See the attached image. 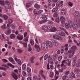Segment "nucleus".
Listing matches in <instances>:
<instances>
[{"mask_svg": "<svg viewBox=\"0 0 80 80\" xmlns=\"http://www.w3.org/2000/svg\"><path fill=\"white\" fill-rule=\"evenodd\" d=\"M7 28V26L5 24H3L2 26L1 27V28L2 29V30H5Z\"/></svg>", "mask_w": 80, "mask_h": 80, "instance_id": "c756f323", "label": "nucleus"}, {"mask_svg": "<svg viewBox=\"0 0 80 80\" xmlns=\"http://www.w3.org/2000/svg\"><path fill=\"white\" fill-rule=\"evenodd\" d=\"M17 36V39L19 40H23V36Z\"/></svg>", "mask_w": 80, "mask_h": 80, "instance_id": "aec40b11", "label": "nucleus"}, {"mask_svg": "<svg viewBox=\"0 0 80 80\" xmlns=\"http://www.w3.org/2000/svg\"><path fill=\"white\" fill-rule=\"evenodd\" d=\"M67 76H62V80H66V79H67Z\"/></svg>", "mask_w": 80, "mask_h": 80, "instance_id": "864d4df0", "label": "nucleus"}, {"mask_svg": "<svg viewBox=\"0 0 80 80\" xmlns=\"http://www.w3.org/2000/svg\"><path fill=\"white\" fill-rule=\"evenodd\" d=\"M59 35L61 36H62V37L65 36V34L64 32H61Z\"/></svg>", "mask_w": 80, "mask_h": 80, "instance_id": "4d7b16f0", "label": "nucleus"}, {"mask_svg": "<svg viewBox=\"0 0 80 80\" xmlns=\"http://www.w3.org/2000/svg\"><path fill=\"white\" fill-rule=\"evenodd\" d=\"M42 28L44 31H47V26H42Z\"/></svg>", "mask_w": 80, "mask_h": 80, "instance_id": "c85d7f7f", "label": "nucleus"}, {"mask_svg": "<svg viewBox=\"0 0 80 80\" xmlns=\"http://www.w3.org/2000/svg\"><path fill=\"white\" fill-rule=\"evenodd\" d=\"M68 52L69 53H70L69 56V58H72L75 54V51L72 50H69Z\"/></svg>", "mask_w": 80, "mask_h": 80, "instance_id": "20e7f679", "label": "nucleus"}, {"mask_svg": "<svg viewBox=\"0 0 80 80\" xmlns=\"http://www.w3.org/2000/svg\"><path fill=\"white\" fill-rule=\"evenodd\" d=\"M58 9V8H55L53 9L52 10V12L53 13L55 12H56V11H57Z\"/></svg>", "mask_w": 80, "mask_h": 80, "instance_id": "7c9ffc66", "label": "nucleus"}, {"mask_svg": "<svg viewBox=\"0 0 80 80\" xmlns=\"http://www.w3.org/2000/svg\"><path fill=\"white\" fill-rule=\"evenodd\" d=\"M11 27L12 29H14V28H15V26L13 24L11 25Z\"/></svg>", "mask_w": 80, "mask_h": 80, "instance_id": "338daca9", "label": "nucleus"}, {"mask_svg": "<svg viewBox=\"0 0 80 80\" xmlns=\"http://www.w3.org/2000/svg\"><path fill=\"white\" fill-rule=\"evenodd\" d=\"M65 28H66L67 29H68L69 28V27H70V25H69V24H68V23H66L65 24Z\"/></svg>", "mask_w": 80, "mask_h": 80, "instance_id": "e433bc0d", "label": "nucleus"}, {"mask_svg": "<svg viewBox=\"0 0 80 80\" xmlns=\"http://www.w3.org/2000/svg\"><path fill=\"white\" fill-rule=\"evenodd\" d=\"M69 62L68 59H67V60H64L62 61L61 62V63H62V64H63V63H65L67 64V62Z\"/></svg>", "mask_w": 80, "mask_h": 80, "instance_id": "a211bd4d", "label": "nucleus"}, {"mask_svg": "<svg viewBox=\"0 0 80 80\" xmlns=\"http://www.w3.org/2000/svg\"><path fill=\"white\" fill-rule=\"evenodd\" d=\"M58 57V54H56L55 55L53 56L52 57V58L53 60H56L57 59V58Z\"/></svg>", "mask_w": 80, "mask_h": 80, "instance_id": "a878e982", "label": "nucleus"}, {"mask_svg": "<svg viewBox=\"0 0 80 80\" xmlns=\"http://www.w3.org/2000/svg\"><path fill=\"white\" fill-rule=\"evenodd\" d=\"M15 37H16V36L14 34H12L10 35V37L11 39H14V38H15Z\"/></svg>", "mask_w": 80, "mask_h": 80, "instance_id": "f3484780", "label": "nucleus"}, {"mask_svg": "<svg viewBox=\"0 0 80 80\" xmlns=\"http://www.w3.org/2000/svg\"><path fill=\"white\" fill-rule=\"evenodd\" d=\"M18 63L19 65H20L21 64H22V62H21V60H20V59H18Z\"/></svg>", "mask_w": 80, "mask_h": 80, "instance_id": "8fccbe9b", "label": "nucleus"}, {"mask_svg": "<svg viewBox=\"0 0 80 80\" xmlns=\"http://www.w3.org/2000/svg\"><path fill=\"white\" fill-rule=\"evenodd\" d=\"M68 23L70 26V28H72V27H73V22L72 21V20H69L68 21Z\"/></svg>", "mask_w": 80, "mask_h": 80, "instance_id": "f8f14e48", "label": "nucleus"}, {"mask_svg": "<svg viewBox=\"0 0 80 80\" xmlns=\"http://www.w3.org/2000/svg\"><path fill=\"white\" fill-rule=\"evenodd\" d=\"M41 48L43 50H47L48 46L45 43H42L41 44Z\"/></svg>", "mask_w": 80, "mask_h": 80, "instance_id": "7ed1b4c3", "label": "nucleus"}, {"mask_svg": "<svg viewBox=\"0 0 80 80\" xmlns=\"http://www.w3.org/2000/svg\"><path fill=\"white\" fill-rule=\"evenodd\" d=\"M17 52L18 53H22V52H23V50L22 49H17Z\"/></svg>", "mask_w": 80, "mask_h": 80, "instance_id": "72a5a7b5", "label": "nucleus"}, {"mask_svg": "<svg viewBox=\"0 0 80 80\" xmlns=\"http://www.w3.org/2000/svg\"><path fill=\"white\" fill-rule=\"evenodd\" d=\"M52 44H53V45L56 46V47H58V46H59V43L57 41L54 40Z\"/></svg>", "mask_w": 80, "mask_h": 80, "instance_id": "ddd939ff", "label": "nucleus"}, {"mask_svg": "<svg viewBox=\"0 0 80 80\" xmlns=\"http://www.w3.org/2000/svg\"><path fill=\"white\" fill-rule=\"evenodd\" d=\"M62 59V56H60L58 57V61H61Z\"/></svg>", "mask_w": 80, "mask_h": 80, "instance_id": "de8ad7c7", "label": "nucleus"}, {"mask_svg": "<svg viewBox=\"0 0 80 80\" xmlns=\"http://www.w3.org/2000/svg\"><path fill=\"white\" fill-rule=\"evenodd\" d=\"M60 21L62 23H64L65 22V18L63 16H62L60 18Z\"/></svg>", "mask_w": 80, "mask_h": 80, "instance_id": "9b49d317", "label": "nucleus"}, {"mask_svg": "<svg viewBox=\"0 0 80 80\" xmlns=\"http://www.w3.org/2000/svg\"><path fill=\"white\" fill-rule=\"evenodd\" d=\"M8 60L10 62H11L12 63H13V62H14V60L12 58H8Z\"/></svg>", "mask_w": 80, "mask_h": 80, "instance_id": "f704fd0d", "label": "nucleus"}, {"mask_svg": "<svg viewBox=\"0 0 80 80\" xmlns=\"http://www.w3.org/2000/svg\"><path fill=\"white\" fill-rule=\"evenodd\" d=\"M0 4L2 5H5L4 1L3 0H0Z\"/></svg>", "mask_w": 80, "mask_h": 80, "instance_id": "cd10ccee", "label": "nucleus"}, {"mask_svg": "<svg viewBox=\"0 0 80 80\" xmlns=\"http://www.w3.org/2000/svg\"><path fill=\"white\" fill-rule=\"evenodd\" d=\"M63 1H61V2H58L56 3V6L58 7H61L63 5Z\"/></svg>", "mask_w": 80, "mask_h": 80, "instance_id": "0eeeda50", "label": "nucleus"}, {"mask_svg": "<svg viewBox=\"0 0 80 80\" xmlns=\"http://www.w3.org/2000/svg\"><path fill=\"white\" fill-rule=\"evenodd\" d=\"M34 7L36 8H40V5L38 4H35Z\"/></svg>", "mask_w": 80, "mask_h": 80, "instance_id": "58836bf2", "label": "nucleus"}, {"mask_svg": "<svg viewBox=\"0 0 80 80\" xmlns=\"http://www.w3.org/2000/svg\"><path fill=\"white\" fill-rule=\"evenodd\" d=\"M64 73L66 75H68L70 73V72L68 71H65L64 72Z\"/></svg>", "mask_w": 80, "mask_h": 80, "instance_id": "ea45409f", "label": "nucleus"}, {"mask_svg": "<svg viewBox=\"0 0 80 80\" xmlns=\"http://www.w3.org/2000/svg\"><path fill=\"white\" fill-rule=\"evenodd\" d=\"M2 18H3L4 20H7V19L8 18V16L7 15H2Z\"/></svg>", "mask_w": 80, "mask_h": 80, "instance_id": "6ab92c4d", "label": "nucleus"}, {"mask_svg": "<svg viewBox=\"0 0 80 80\" xmlns=\"http://www.w3.org/2000/svg\"><path fill=\"white\" fill-rule=\"evenodd\" d=\"M0 37L1 40L2 41H3V39H5V37L3 34H2V36H0Z\"/></svg>", "mask_w": 80, "mask_h": 80, "instance_id": "473e14b6", "label": "nucleus"}, {"mask_svg": "<svg viewBox=\"0 0 80 80\" xmlns=\"http://www.w3.org/2000/svg\"><path fill=\"white\" fill-rule=\"evenodd\" d=\"M11 75L12 77H13V78H14L15 80H17V79H18V76H17V75H16V74H15V73H14L13 72L11 74Z\"/></svg>", "mask_w": 80, "mask_h": 80, "instance_id": "9d476101", "label": "nucleus"}, {"mask_svg": "<svg viewBox=\"0 0 80 80\" xmlns=\"http://www.w3.org/2000/svg\"><path fill=\"white\" fill-rule=\"evenodd\" d=\"M23 45L24 47H27V42H23Z\"/></svg>", "mask_w": 80, "mask_h": 80, "instance_id": "0e129e2a", "label": "nucleus"}, {"mask_svg": "<svg viewBox=\"0 0 80 80\" xmlns=\"http://www.w3.org/2000/svg\"><path fill=\"white\" fill-rule=\"evenodd\" d=\"M51 61H52V57H49V59H48L49 62H51Z\"/></svg>", "mask_w": 80, "mask_h": 80, "instance_id": "774afa93", "label": "nucleus"}, {"mask_svg": "<svg viewBox=\"0 0 80 80\" xmlns=\"http://www.w3.org/2000/svg\"><path fill=\"white\" fill-rule=\"evenodd\" d=\"M47 44L48 47L49 48H52V47H53V45L52 42L50 41H47Z\"/></svg>", "mask_w": 80, "mask_h": 80, "instance_id": "423d86ee", "label": "nucleus"}, {"mask_svg": "<svg viewBox=\"0 0 80 80\" xmlns=\"http://www.w3.org/2000/svg\"><path fill=\"white\" fill-rule=\"evenodd\" d=\"M34 59H35V57L32 56V57L30 59V61H31V63H34V61L33 60H34Z\"/></svg>", "mask_w": 80, "mask_h": 80, "instance_id": "dca6fc26", "label": "nucleus"}, {"mask_svg": "<svg viewBox=\"0 0 80 80\" xmlns=\"http://www.w3.org/2000/svg\"><path fill=\"white\" fill-rule=\"evenodd\" d=\"M58 15V12H54L53 16L54 17H57Z\"/></svg>", "mask_w": 80, "mask_h": 80, "instance_id": "b1692460", "label": "nucleus"}, {"mask_svg": "<svg viewBox=\"0 0 80 80\" xmlns=\"http://www.w3.org/2000/svg\"><path fill=\"white\" fill-rule=\"evenodd\" d=\"M28 37H27L24 38V40L25 42H28Z\"/></svg>", "mask_w": 80, "mask_h": 80, "instance_id": "13d9d810", "label": "nucleus"}, {"mask_svg": "<svg viewBox=\"0 0 80 80\" xmlns=\"http://www.w3.org/2000/svg\"><path fill=\"white\" fill-rule=\"evenodd\" d=\"M22 68L23 70H25L26 69V65L25 64H23Z\"/></svg>", "mask_w": 80, "mask_h": 80, "instance_id": "79ce46f5", "label": "nucleus"}, {"mask_svg": "<svg viewBox=\"0 0 80 80\" xmlns=\"http://www.w3.org/2000/svg\"><path fill=\"white\" fill-rule=\"evenodd\" d=\"M26 7L27 8H29L30 7V3H27L26 4Z\"/></svg>", "mask_w": 80, "mask_h": 80, "instance_id": "3c124183", "label": "nucleus"}, {"mask_svg": "<svg viewBox=\"0 0 80 80\" xmlns=\"http://www.w3.org/2000/svg\"><path fill=\"white\" fill-rule=\"evenodd\" d=\"M53 37L54 39L57 40H62L63 39L62 37L57 34H55L53 36Z\"/></svg>", "mask_w": 80, "mask_h": 80, "instance_id": "f257e3e1", "label": "nucleus"}, {"mask_svg": "<svg viewBox=\"0 0 80 80\" xmlns=\"http://www.w3.org/2000/svg\"><path fill=\"white\" fill-rule=\"evenodd\" d=\"M27 70L28 72H31V69H30V68L29 67L27 68Z\"/></svg>", "mask_w": 80, "mask_h": 80, "instance_id": "5fc2aeb1", "label": "nucleus"}, {"mask_svg": "<svg viewBox=\"0 0 80 80\" xmlns=\"http://www.w3.org/2000/svg\"><path fill=\"white\" fill-rule=\"evenodd\" d=\"M71 50H73L75 51L77 49V47L75 46H74L71 47Z\"/></svg>", "mask_w": 80, "mask_h": 80, "instance_id": "412c9836", "label": "nucleus"}, {"mask_svg": "<svg viewBox=\"0 0 80 80\" xmlns=\"http://www.w3.org/2000/svg\"><path fill=\"white\" fill-rule=\"evenodd\" d=\"M34 48L36 50L37 52H39L41 51V49H40V47L37 44H35V45H34Z\"/></svg>", "mask_w": 80, "mask_h": 80, "instance_id": "6e6552de", "label": "nucleus"}, {"mask_svg": "<svg viewBox=\"0 0 80 80\" xmlns=\"http://www.w3.org/2000/svg\"><path fill=\"white\" fill-rule=\"evenodd\" d=\"M48 23L49 25H52V24H53V22L52 21H49L48 22Z\"/></svg>", "mask_w": 80, "mask_h": 80, "instance_id": "680f3d73", "label": "nucleus"}, {"mask_svg": "<svg viewBox=\"0 0 80 80\" xmlns=\"http://www.w3.org/2000/svg\"><path fill=\"white\" fill-rule=\"evenodd\" d=\"M50 77H53V73L52 72H50Z\"/></svg>", "mask_w": 80, "mask_h": 80, "instance_id": "a18cd8bd", "label": "nucleus"}, {"mask_svg": "<svg viewBox=\"0 0 80 80\" xmlns=\"http://www.w3.org/2000/svg\"><path fill=\"white\" fill-rule=\"evenodd\" d=\"M74 15L75 17H78V15H79V12L77 11H75L74 12Z\"/></svg>", "mask_w": 80, "mask_h": 80, "instance_id": "5701e85b", "label": "nucleus"}, {"mask_svg": "<svg viewBox=\"0 0 80 80\" xmlns=\"http://www.w3.org/2000/svg\"><path fill=\"white\" fill-rule=\"evenodd\" d=\"M68 5L69 6H70V7H72V6H73V3H71V2H69L68 3Z\"/></svg>", "mask_w": 80, "mask_h": 80, "instance_id": "69168bd1", "label": "nucleus"}, {"mask_svg": "<svg viewBox=\"0 0 80 80\" xmlns=\"http://www.w3.org/2000/svg\"><path fill=\"white\" fill-rule=\"evenodd\" d=\"M61 14H62L63 15H64L66 13V11H65V10L64 9H62L61 11Z\"/></svg>", "mask_w": 80, "mask_h": 80, "instance_id": "bb28decb", "label": "nucleus"}, {"mask_svg": "<svg viewBox=\"0 0 80 80\" xmlns=\"http://www.w3.org/2000/svg\"><path fill=\"white\" fill-rule=\"evenodd\" d=\"M6 6H7V8L8 9L11 8V6L10 4H8L6 5Z\"/></svg>", "mask_w": 80, "mask_h": 80, "instance_id": "6e6d98bb", "label": "nucleus"}, {"mask_svg": "<svg viewBox=\"0 0 80 80\" xmlns=\"http://www.w3.org/2000/svg\"><path fill=\"white\" fill-rule=\"evenodd\" d=\"M33 80H37V79H38V77L36 76H33Z\"/></svg>", "mask_w": 80, "mask_h": 80, "instance_id": "09e8293b", "label": "nucleus"}, {"mask_svg": "<svg viewBox=\"0 0 80 80\" xmlns=\"http://www.w3.org/2000/svg\"><path fill=\"white\" fill-rule=\"evenodd\" d=\"M72 28L74 30H77L78 28H80V24L78 23H74L72 25Z\"/></svg>", "mask_w": 80, "mask_h": 80, "instance_id": "f03ea898", "label": "nucleus"}, {"mask_svg": "<svg viewBox=\"0 0 80 80\" xmlns=\"http://www.w3.org/2000/svg\"><path fill=\"white\" fill-rule=\"evenodd\" d=\"M51 31L52 32H56V31H57V28L55 27L52 28Z\"/></svg>", "mask_w": 80, "mask_h": 80, "instance_id": "393cba45", "label": "nucleus"}, {"mask_svg": "<svg viewBox=\"0 0 80 80\" xmlns=\"http://www.w3.org/2000/svg\"><path fill=\"white\" fill-rule=\"evenodd\" d=\"M77 60V57L75 56L73 58V61L74 62H75Z\"/></svg>", "mask_w": 80, "mask_h": 80, "instance_id": "49530a36", "label": "nucleus"}, {"mask_svg": "<svg viewBox=\"0 0 80 80\" xmlns=\"http://www.w3.org/2000/svg\"><path fill=\"white\" fill-rule=\"evenodd\" d=\"M74 72L76 74H78L80 72V69L78 68H75L74 71Z\"/></svg>", "mask_w": 80, "mask_h": 80, "instance_id": "4468645a", "label": "nucleus"}, {"mask_svg": "<svg viewBox=\"0 0 80 80\" xmlns=\"http://www.w3.org/2000/svg\"><path fill=\"white\" fill-rule=\"evenodd\" d=\"M71 78H75V75L73 73H72L70 76Z\"/></svg>", "mask_w": 80, "mask_h": 80, "instance_id": "4be33fe9", "label": "nucleus"}, {"mask_svg": "<svg viewBox=\"0 0 80 80\" xmlns=\"http://www.w3.org/2000/svg\"><path fill=\"white\" fill-rule=\"evenodd\" d=\"M42 12H43V10H40L39 9H37L34 10V14H38V15H39V14H40Z\"/></svg>", "mask_w": 80, "mask_h": 80, "instance_id": "39448f33", "label": "nucleus"}, {"mask_svg": "<svg viewBox=\"0 0 80 80\" xmlns=\"http://www.w3.org/2000/svg\"><path fill=\"white\" fill-rule=\"evenodd\" d=\"M48 54H47L44 57V60H46L48 58Z\"/></svg>", "mask_w": 80, "mask_h": 80, "instance_id": "c9c22d12", "label": "nucleus"}, {"mask_svg": "<svg viewBox=\"0 0 80 80\" xmlns=\"http://www.w3.org/2000/svg\"><path fill=\"white\" fill-rule=\"evenodd\" d=\"M48 3H49V6H51V4L52 3V2L51 1H50L48 0Z\"/></svg>", "mask_w": 80, "mask_h": 80, "instance_id": "bf43d9fd", "label": "nucleus"}, {"mask_svg": "<svg viewBox=\"0 0 80 80\" xmlns=\"http://www.w3.org/2000/svg\"><path fill=\"white\" fill-rule=\"evenodd\" d=\"M12 22L13 20L11 19H9L8 21V23L9 24H11V23H12Z\"/></svg>", "mask_w": 80, "mask_h": 80, "instance_id": "37998d69", "label": "nucleus"}, {"mask_svg": "<svg viewBox=\"0 0 80 80\" xmlns=\"http://www.w3.org/2000/svg\"><path fill=\"white\" fill-rule=\"evenodd\" d=\"M12 32V30L10 28H7V31L4 32V33L7 35H8L10 33H11Z\"/></svg>", "mask_w": 80, "mask_h": 80, "instance_id": "1a4fd4ad", "label": "nucleus"}, {"mask_svg": "<svg viewBox=\"0 0 80 80\" xmlns=\"http://www.w3.org/2000/svg\"><path fill=\"white\" fill-rule=\"evenodd\" d=\"M47 30H50L51 31V30H52V26H48L47 27Z\"/></svg>", "mask_w": 80, "mask_h": 80, "instance_id": "c03bdc74", "label": "nucleus"}, {"mask_svg": "<svg viewBox=\"0 0 80 80\" xmlns=\"http://www.w3.org/2000/svg\"><path fill=\"white\" fill-rule=\"evenodd\" d=\"M58 78V76H57V74L55 75V80H57Z\"/></svg>", "mask_w": 80, "mask_h": 80, "instance_id": "e2e57ef3", "label": "nucleus"}, {"mask_svg": "<svg viewBox=\"0 0 80 80\" xmlns=\"http://www.w3.org/2000/svg\"><path fill=\"white\" fill-rule=\"evenodd\" d=\"M42 19L44 20H45V21H47V16H46L45 15H42Z\"/></svg>", "mask_w": 80, "mask_h": 80, "instance_id": "2eb2a0df", "label": "nucleus"}, {"mask_svg": "<svg viewBox=\"0 0 80 80\" xmlns=\"http://www.w3.org/2000/svg\"><path fill=\"white\" fill-rule=\"evenodd\" d=\"M41 76L42 77V78H44V79H45V80H46V79L47 78H46V77H45V76L44 75H43V74H41Z\"/></svg>", "mask_w": 80, "mask_h": 80, "instance_id": "052dcab7", "label": "nucleus"}, {"mask_svg": "<svg viewBox=\"0 0 80 80\" xmlns=\"http://www.w3.org/2000/svg\"><path fill=\"white\" fill-rule=\"evenodd\" d=\"M47 22V21L42 20L39 21V23L40 24H42V23H45V22Z\"/></svg>", "mask_w": 80, "mask_h": 80, "instance_id": "4c0bfd02", "label": "nucleus"}, {"mask_svg": "<svg viewBox=\"0 0 80 80\" xmlns=\"http://www.w3.org/2000/svg\"><path fill=\"white\" fill-rule=\"evenodd\" d=\"M55 22L57 23H59L60 22V18H56L55 19Z\"/></svg>", "mask_w": 80, "mask_h": 80, "instance_id": "a19ab883", "label": "nucleus"}, {"mask_svg": "<svg viewBox=\"0 0 80 80\" xmlns=\"http://www.w3.org/2000/svg\"><path fill=\"white\" fill-rule=\"evenodd\" d=\"M30 42L31 45H34V41L33 40L30 39Z\"/></svg>", "mask_w": 80, "mask_h": 80, "instance_id": "2f4dec72", "label": "nucleus"}, {"mask_svg": "<svg viewBox=\"0 0 80 80\" xmlns=\"http://www.w3.org/2000/svg\"><path fill=\"white\" fill-rule=\"evenodd\" d=\"M8 66H10V67H12L13 68L15 67V66H14L12 64L10 63H8Z\"/></svg>", "mask_w": 80, "mask_h": 80, "instance_id": "603ef678", "label": "nucleus"}]
</instances>
